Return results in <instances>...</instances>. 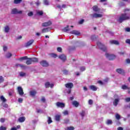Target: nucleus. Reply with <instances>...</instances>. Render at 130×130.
Returning a JSON list of instances; mask_svg holds the SVG:
<instances>
[{"instance_id": "nucleus-1", "label": "nucleus", "mask_w": 130, "mask_h": 130, "mask_svg": "<svg viewBox=\"0 0 130 130\" xmlns=\"http://www.w3.org/2000/svg\"><path fill=\"white\" fill-rule=\"evenodd\" d=\"M125 20H129V17L126 16V13L122 14L118 21L119 23H121L123 21H125Z\"/></svg>"}, {"instance_id": "nucleus-2", "label": "nucleus", "mask_w": 130, "mask_h": 130, "mask_svg": "<svg viewBox=\"0 0 130 130\" xmlns=\"http://www.w3.org/2000/svg\"><path fill=\"white\" fill-rule=\"evenodd\" d=\"M97 45L98 47H99L100 49H101V50H102L104 52H106V51H107V48L106 47V46H105V45L101 43V42H98Z\"/></svg>"}, {"instance_id": "nucleus-3", "label": "nucleus", "mask_w": 130, "mask_h": 130, "mask_svg": "<svg viewBox=\"0 0 130 130\" xmlns=\"http://www.w3.org/2000/svg\"><path fill=\"white\" fill-rule=\"evenodd\" d=\"M105 56L107 58H109V60H114V59L116 57L115 55L113 54H110L107 53L105 54Z\"/></svg>"}, {"instance_id": "nucleus-4", "label": "nucleus", "mask_w": 130, "mask_h": 130, "mask_svg": "<svg viewBox=\"0 0 130 130\" xmlns=\"http://www.w3.org/2000/svg\"><path fill=\"white\" fill-rule=\"evenodd\" d=\"M23 12L22 11H18V9L17 8H14L12 10L11 14H13V15H17V14H22Z\"/></svg>"}, {"instance_id": "nucleus-5", "label": "nucleus", "mask_w": 130, "mask_h": 130, "mask_svg": "<svg viewBox=\"0 0 130 130\" xmlns=\"http://www.w3.org/2000/svg\"><path fill=\"white\" fill-rule=\"evenodd\" d=\"M56 106L58 108H63L66 107V104L61 102H57L56 103Z\"/></svg>"}, {"instance_id": "nucleus-6", "label": "nucleus", "mask_w": 130, "mask_h": 130, "mask_svg": "<svg viewBox=\"0 0 130 130\" xmlns=\"http://www.w3.org/2000/svg\"><path fill=\"white\" fill-rule=\"evenodd\" d=\"M17 91L20 96H23L24 95V91L23 90V88H22V87L18 86L17 87Z\"/></svg>"}, {"instance_id": "nucleus-7", "label": "nucleus", "mask_w": 130, "mask_h": 130, "mask_svg": "<svg viewBox=\"0 0 130 130\" xmlns=\"http://www.w3.org/2000/svg\"><path fill=\"white\" fill-rule=\"evenodd\" d=\"M52 22L51 21L49 20L48 22H44L42 24V27H48V26H51Z\"/></svg>"}, {"instance_id": "nucleus-8", "label": "nucleus", "mask_w": 130, "mask_h": 130, "mask_svg": "<svg viewBox=\"0 0 130 130\" xmlns=\"http://www.w3.org/2000/svg\"><path fill=\"white\" fill-rule=\"evenodd\" d=\"M41 66H42L44 67H49V64L48 63L46 60H42L40 62Z\"/></svg>"}, {"instance_id": "nucleus-9", "label": "nucleus", "mask_w": 130, "mask_h": 130, "mask_svg": "<svg viewBox=\"0 0 130 130\" xmlns=\"http://www.w3.org/2000/svg\"><path fill=\"white\" fill-rule=\"evenodd\" d=\"M66 88L68 89H72L74 88V84L72 82H70L65 84Z\"/></svg>"}, {"instance_id": "nucleus-10", "label": "nucleus", "mask_w": 130, "mask_h": 130, "mask_svg": "<svg viewBox=\"0 0 130 130\" xmlns=\"http://www.w3.org/2000/svg\"><path fill=\"white\" fill-rule=\"evenodd\" d=\"M34 42V40H30L28 42H27L25 44V47H29V46H30L33 44V43Z\"/></svg>"}, {"instance_id": "nucleus-11", "label": "nucleus", "mask_w": 130, "mask_h": 130, "mask_svg": "<svg viewBox=\"0 0 130 130\" xmlns=\"http://www.w3.org/2000/svg\"><path fill=\"white\" fill-rule=\"evenodd\" d=\"M116 72H117V73H118V74H119L120 75H124V70H123V69H117L116 70Z\"/></svg>"}, {"instance_id": "nucleus-12", "label": "nucleus", "mask_w": 130, "mask_h": 130, "mask_svg": "<svg viewBox=\"0 0 130 130\" xmlns=\"http://www.w3.org/2000/svg\"><path fill=\"white\" fill-rule=\"evenodd\" d=\"M58 57L61 60H62V61H66V60H67V56L64 54H61Z\"/></svg>"}, {"instance_id": "nucleus-13", "label": "nucleus", "mask_w": 130, "mask_h": 130, "mask_svg": "<svg viewBox=\"0 0 130 130\" xmlns=\"http://www.w3.org/2000/svg\"><path fill=\"white\" fill-rule=\"evenodd\" d=\"M103 15L102 14H99L97 13H94L92 14V18H102Z\"/></svg>"}, {"instance_id": "nucleus-14", "label": "nucleus", "mask_w": 130, "mask_h": 130, "mask_svg": "<svg viewBox=\"0 0 130 130\" xmlns=\"http://www.w3.org/2000/svg\"><path fill=\"white\" fill-rule=\"evenodd\" d=\"M111 44H115V45H119V42L116 40H111L110 41Z\"/></svg>"}, {"instance_id": "nucleus-15", "label": "nucleus", "mask_w": 130, "mask_h": 130, "mask_svg": "<svg viewBox=\"0 0 130 130\" xmlns=\"http://www.w3.org/2000/svg\"><path fill=\"white\" fill-rule=\"evenodd\" d=\"M71 34H74V35H80L81 33L78 30H72L70 32Z\"/></svg>"}, {"instance_id": "nucleus-16", "label": "nucleus", "mask_w": 130, "mask_h": 130, "mask_svg": "<svg viewBox=\"0 0 130 130\" xmlns=\"http://www.w3.org/2000/svg\"><path fill=\"white\" fill-rule=\"evenodd\" d=\"M27 59V60L25 62L26 64H27V66L32 64V61L31 60V58H28L27 57V59Z\"/></svg>"}, {"instance_id": "nucleus-17", "label": "nucleus", "mask_w": 130, "mask_h": 130, "mask_svg": "<svg viewBox=\"0 0 130 130\" xmlns=\"http://www.w3.org/2000/svg\"><path fill=\"white\" fill-rule=\"evenodd\" d=\"M25 120H26V118L24 116L20 117L18 119V121H19V122H24Z\"/></svg>"}, {"instance_id": "nucleus-18", "label": "nucleus", "mask_w": 130, "mask_h": 130, "mask_svg": "<svg viewBox=\"0 0 130 130\" xmlns=\"http://www.w3.org/2000/svg\"><path fill=\"white\" fill-rule=\"evenodd\" d=\"M29 94L30 96H32V97H34V96H35V95L37 94V91H36V90H31L29 92Z\"/></svg>"}, {"instance_id": "nucleus-19", "label": "nucleus", "mask_w": 130, "mask_h": 130, "mask_svg": "<svg viewBox=\"0 0 130 130\" xmlns=\"http://www.w3.org/2000/svg\"><path fill=\"white\" fill-rule=\"evenodd\" d=\"M72 105H73L75 107H79V105H80V104L77 101H74L72 102Z\"/></svg>"}, {"instance_id": "nucleus-20", "label": "nucleus", "mask_w": 130, "mask_h": 130, "mask_svg": "<svg viewBox=\"0 0 130 130\" xmlns=\"http://www.w3.org/2000/svg\"><path fill=\"white\" fill-rule=\"evenodd\" d=\"M30 59L31 60L32 63V62L36 63V62H38V61H39L38 58H36V57L30 58Z\"/></svg>"}, {"instance_id": "nucleus-21", "label": "nucleus", "mask_w": 130, "mask_h": 130, "mask_svg": "<svg viewBox=\"0 0 130 130\" xmlns=\"http://www.w3.org/2000/svg\"><path fill=\"white\" fill-rule=\"evenodd\" d=\"M93 10L94 12H99L100 11V8H98V6L95 5L93 7Z\"/></svg>"}, {"instance_id": "nucleus-22", "label": "nucleus", "mask_w": 130, "mask_h": 130, "mask_svg": "<svg viewBox=\"0 0 130 130\" xmlns=\"http://www.w3.org/2000/svg\"><path fill=\"white\" fill-rule=\"evenodd\" d=\"M89 89L92 91H97V87L95 85H90L89 86Z\"/></svg>"}, {"instance_id": "nucleus-23", "label": "nucleus", "mask_w": 130, "mask_h": 130, "mask_svg": "<svg viewBox=\"0 0 130 130\" xmlns=\"http://www.w3.org/2000/svg\"><path fill=\"white\" fill-rule=\"evenodd\" d=\"M118 102H119V100L118 99H115L114 101L113 102V104L114 106H117Z\"/></svg>"}, {"instance_id": "nucleus-24", "label": "nucleus", "mask_w": 130, "mask_h": 130, "mask_svg": "<svg viewBox=\"0 0 130 130\" xmlns=\"http://www.w3.org/2000/svg\"><path fill=\"white\" fill-rule=\"evenodd\" d=\"M9 31H10V27L8 25H6L5 27V32L9 33Z\"/></svg>"}, {"instance_id": "nucleus-25", "label": "nucleus", "mask_w": 130, "mask_h": 130, "mask_svg": "<svg viewBox=\"0 0 130 130\" xmlns=\"http://www.w3.org/2000/svg\"><path fill=\"white\" fill-rule=\"evenodd\" d=\"M69 27H70V26L67 25V27H64V28L63 29V32H68V31H70V30H71V29H70V28H69Z\"/></svg>"}, {"instance_id": "nucleus-26", "label": "nucleus", "mask_w": 130, "mask_h": 130, "mask_svg": "<svg viewBox=\"0 0 130 130\" xmlns=\"http://www.w3.org/2000/svg\"><path fill=\"white\" fill-rule=\"evenodd\" d=\"M0 99L4 103H5V102H7V99L4 97V95H1L0 96Z\"/></svg>"}, {"instance_id": "nucleus-27", "label": "nucleus", "mask_w": 130, "mask_h": 130, "mask_svg": "<svg viewBox=\"0 0 130 130\" xmlns=\"http://www.w3.org/2000/svg\"><path fill=\"white\" fill-rule=\"evenodd\" d=\"M22 0H14V4L15 5H18L19 4H21L22 3Z\"/></svg>"}, {"instance_id": "nucleus-28", "label": "nucleus", "mask_w": 130, "mask_h": 130, "mask_svg": "<svg viewBox=\"0 0 130 130\" xmlns=\"http://www.w3.org/2000/svg\"><path fill=\"white\" fill-rule=\"evenodd\" d=\"M28 59V56H25L24 57H21L19 59V60H20V61H22V60H25L26 59Z\"/></svg>"}, {"instance_id": "nucleus-29", "label": "nucleus", "mask_w": 130, "mask_h": 130, "mask_svg": "<svg viewBox=\"0 0 130 130\" xmlns=\"http://www.w3.org/2000/svg\"><path fill=\"white\" fill-rule=\"evenodd\" d=\"M43 4L45 6H49V2L48 0H43Z\"/></svg>"}, {"instance_id": "nucleus-30", "label": "nucleus", "mask_w": 130, "mask_h": 130, "mask_svg": "<svg viewBox=\"0 0 130 130\" xmlns=\"http://www.w3.org/2000/svg\"><path fill=\"white\" fill-rule=\"evenodd\" d=\"M42 31L43 33H47V32H49V28H45L43 29Z\"/></svg>"}, {"instance_id": "nucleus-31", "label": "nucleus", "mask_w": 130, "mask_h": 130, "mask_svg": "<svg viewBox=\"0 0 130 130\" xmlns=\"http://www.w3.org/2000/svg\"><path fill=\"white\" fill-rule=\"evenodd\" d=\"M55 118L56 121H59V120H60V115H56Z\"/></svg>"}, {"instance_id": "nucleus-32", "label": "nucleus", "mask_w": 130, "mask_h": 130, "mask_svg": "<svg viewBox=\"0 0 130 130\" xmlns=\"http://www.w3.org/2000/svg\"><path fill=\"white\" fill-rule=\"evenodd\" d=\"M122 89H123V90H127V89H129L130 88L127 87V86L125 85H122Z\"/></svg>"}, {"instance_id": "nucleus-33", "label": "nucleus", "mask_w": 130, "mask_h": 130, "mask_svg": "<svg viewBox=\"0 0 130 130\" xmlns=\"http://www.w3.org/2000/svg\"><path fill=\"white\" fill-rule=\"evenodd\" d=\"M12 55H13V54H12L11 53L9 52L6 54V57L7 58H10Z\"/></svg>"}, {"instance_id": "nucleus-34", "label": "nucleus", "mask_w": 130, "mask_h": 130, "mask_svg": "<svg viewBox=\"0 0 130 130\" xmlns=\"http://www.w3.org/2000/svg\"><path fill=\"white\" fill-rule=\"evenodd\" d=\"M47 121H48V124H50V123H51V122H52V120L51 119V117H48Z\"/></svg>"}, {"instance_id": "nucleus-35", "label": "nucleus", "mask_w": 130, "mask_h": 130, "mask_svg": "<svg viewBox=\"0 0 130 130\" xmlns=\"http://www.w3.org/2000/svg\"><path fill=\"white\" fill-rule=\"evenodd\" d=\"M45 86L46 88H49L50 87V83L49 82H46L45 84Z\"/></svg>"}, {"instance_id": "nucleus-36", "label": "nucleus", "mask_w": 130, "mask_h": 130, "mask_svg": "<svg viewBox=\"0 0 130 130\" xmlns=\"http://www.w3.org/2000/svg\"><path fill=\"white\" fill-rule=\"evenodd\" d=\"M57 50L58 52H62V48L60 47H58L57 48Z\"/></svg>"}, {"instance_id": "nucleus-37", "label": "nucleus", "mask_w": 130, "mask_h": 130, "mask_svg": "<svg viewBox=\"0 0 130 130\" xmlns=\"http://www.w3.org/2000/svg\"><path fill=\"white\" fill-rule=\"evenodd\" d=\"M19 75H20V77H25V76H26V73H25L23 72H21L19 73Z\"/></svg>"}, {"instance_id": "nucleus-38", "label": "nucleus", "mask_w": 130, "mask_h": 130, "mask_svg": "<svg viewBox=\"0 0 130 130\" xmlns=\"http://www.w3.org/2000/svg\"><path fill=\"white\" fill-rule=\"evenodd\" d=\"M97 39V37H96V36L93 35L91 37V40L92 41L96 40Z\"/></svg>"}, {"instance_id": "nucleus-39", "label": "nucleus", "mask_w": 130, "mask_h": 130, "mask_svg": "<svg viewBox=\"0 0 130 130\" xmlns=\"http://www.w3.org/2000/svg\"><path fill=\"white\" fill-rule=\"evenodd\" d=\"M63 74H64V75H69V71L67 70H64L63 71Z\"/></svg>"}, {"instance_id": "nucleus-40", "label": "nucleus", "mask_w": 130, "mask_h": 130, "mask_svg": "<svg viewBox=\"0 0 130 130\" xmlns=\"http://www.w3.org/2000/svg\"><path fill=\"white\" fill-rule=\"evenodd\" d=\"M36 6H37V7H38L39 6H40L41 3L40 2V1H39V0H38L36 3H35Z\"/></svg>"}, {"instance_id": "nucleus-41", "label": "nucleus", "mask_w": 130, "mask_h": 130, "mask_svg": "<svg viewBox=\"0 0 130 130\" xmlns=\"http://www.w3.org/2000/svg\"><path fill=\"white\" fill-rule=\"evenodd\" d=\"M75 129V127L73 126L68 127L66 130H74Z\"/></svg>"}, {"instance_id": "nucleus-42", "label": "nucleus", "mask_w": 130, "mask_h": 130, "mask_svg": "<svg viewBox=\"0 0 130 130\" xmlns=\"http://www.w3.org/2000/svg\"><path fill=\"white\" fill-rule=\"evenodd\" d=\"M34 13L30 11L29 12L28 14H27V16H28V17H32V16H33Z\"/></svg>"}, {"instance_id": "nucleus-43", "label": "nucleus", "mask_w": 130, "mask_h": 130, "mask_svg": "<svg viewBox=\"0 0 130 130\" xmlns=\"http://www.w3.org/2000/svg\"><path fill=\"white\" fill-rule=\"evenodd\" d=\"M80 70L81 71V72H84L86 70V68L84 67H81L80 68Z\"/></svg>"}, {"instance_id": "nucleus-44", "label": "nucleus", "mask_w": 130, "mask_h": 130, "mask_svg": "<svg viewBox=\"0 0 130 130\" xmlns=\"http://www.w3.org/2000/svg\"><path fill=\"white\" fill-rule=\"evenodd\" d=\"M37 14L39 15V16H42L43 15V11H38L37 12Z\"/></svg>"}, {"instance_id": "nucleus-45", "label": "nucleus", "mask_w": 130, "mask_h": 130, "mask_svg": "<svg viewBox=\"0 0 130 130\" xmlns=\"http://www.w3.org/2000/svg\"><path fill=\"white\" fill-rule=\"evenodd\" d=\"M20 67H21V68L23 69V70H25V69L26 68V67L25 65L22 64H20Z\"/></svg>"}, {"instance_id": "nucleus-46", "label": "nucleus", "mask_w": 130, "mask_h": 130, "mask_svg": "<svg viewBox=\"0 0 130 130\" xmlns=\"http://www.w3.org/2000/svg\"><path fill=\"white\" fill-rule=\"evenodd\" d=\"M4 81H5V79H4V77H3L2 76H0V83H3V82H4Z\"/></svg>"}, {"instance_id": "nucleus-47", "label": "nucleus", "mask_w": 130, "mask_h": 130, "mask_svg": "<svg viewBox=\"0 0 130 130\" xmlns=\"http://www.w3.org/2000/svg\"><path fill=\"white\" fill-rule=\"evenodd\" d=\"M107 124H112V120H108L107 121Z\"/></svg>"}, {"instance_id": "nucleus-48", "label": "nucleus", "mask_w": 130, "mask_h": 130, "mask_svg": "<svg viewBox=\"0 0 130 130\" xmlns=\"http://www.w3.org/2000/svg\"><path fill=\"white\" fill-rule=\"evenodd\" d=\"M116 119H117L118 120L120 119V115H119V114H116Z\"/></svg>"}, {"instance_id": "nucleus-49", "label": "nucleus", "mask_w": 130, "mask_h": 130, "mask_svg": "<svg viewBox=\"0 0 130 130\" xmlns=\"http://www.w3.org/2000/svg\"><path fill=\"white\" fill-rule=\"evenodd\" d=\"M7 127H5L4 126H0V130H6Z\"/></svg>"}, {"instance_id": "nucleus-50", "label": "nucleus", "mask_w": 130, "mask_h": 130, "mask_svg": "<svg viewBox=\"0 0 130 130\" xmlns=\"http://www.w3.org/2000/svg\"><path fill=\"white\" fill-rule=\"evenodd\" d=\"M46 101V100H45V98H44V96H43L41 99V101H42V102H43L44 103H45Z\"/></svg>"}, {"instance_id": "nucleus-51", "label": "nucleus", "mask_w": 130, "mask_h": 130, "mask_svg": "<svg viewBox=\"0 0 130 130\" xmlns=\"http://www.w3.org/2000/svg\"><path fill=\"white\" fill-rule=\"evenodd\" d=\"M51 56L52 57H54V58H56V57H57V55L56 54H52Z\"/></svg>"}, {"instance_id": "nucleus-52", "label": "nucleus", "mask_w": 130, "mask_h": 130, "mask_svg": "<svg viewBox=\"0 0 130 130\" xmlns=\"http://www.w3.org/2000/svg\"><path fill=\"white\" fill-rule=\"evenodd\" d=\"M80 114L82 117H84V116H85V111H82Z\"/></svg>"}, {"instance_id": "nucleus-53", "label": "nucleus", "mask_w": 130, "mask_h": 130, "mask_svg": "<svg viewBox=\"0 0 130 130\" xmlns=\"http://www.w3.org/2000/svg\"><path fill=\"white\" fill-rule=\"evenodd\" d=\"M88 104H89V105H92V104H93V100H89L88 101Z\"/></svg>"}, {"instance_id": "nucleus-54", "label": "nucleus", "mask_w": 130, "mask_h": 130, "mask_svg": "<svg viewBox=\"0 0 130 130\" xmlns=\"http://www.w3.org/2000/svg\"><path fill=\"white\" fill-rule=\"evenodd\" d=\"M37 113H42V110L41 109H37Z\"/></svg>"}, {"instance_id": "nucleus-55", "label": "nucleus", "mask_w": 130, "mask_h": 130, "mask_svg": "<svg viewBox=\"0 0 130 130\" xmlns=\"http://www.w3.org/2000/svg\"><path fill=\"white\" fill-rule=\"evenodd\" d=\"M64 115H68L69 114V112L67 110L64 111L63 112Z\"/></svg>"}, {"instance_id": "nucleus-56", "label": "nucleus", "mask_w": 130, "mask_h": 130, "mask_svg": "<svg viewBox=\"0 0 130 130\" xmlns=\"http://www.w3.org/2000/svg\"><path fill=\"white\" fill-rule=\"evenodd\" d=\"M70 122V120L69 119L64 120V123H69Z\"/></svg>"}, {"instance_id": "nucleus-57", "label": "nucleus", "mask_w": 130, "mask_h": 130, "mask_svg": "<svg viewBox=\"0 0 130 130\" xmlns=\"http://www.w3.org/2000/svg\"><path fill=\"white\" fill-rule=\"evenodd\" d=\"M5 120H6V119H5V118H1L0 119L1 122H2V123L5 122Z\"/></svg>"}, {"instance_id": "nucleus-58", "label": "nucleus", "mask_w": 130, "mask_h": 130, "mask_svg": "<svg viewBox=\"0 0 130 130\" xmlns=\"http://www.w3.org/2000/svg\"><path fill=\"white\" fill-rule=\"evenodd\" d=\"M18 102H19V103H22V102H23V99L19 98L18 99Z\"/></svg>"}, {"instance_id": "nucleus-59", "label": "nucleus", "mask_w": 130, "mask_h": 130, "mask_svg": "<svg viewBox=\"0 0 130 130\" xmlns=\"http://www.w3.org/2000/svg\"><path fill=\"white\" fill-rule=\"evenodd\" d=\"M126 43L130 45V39H126L125 41Z\"/></svg>"}, {"instance_id": "nucleus-60", "label": "nucleus", "mask_w": 130, "mask_h": 130, "mask_svg": "<svg viewBox=\"0 0 130 130\" xmlns=\"http://www.w3.org/2000/svg\"><path fill=\"white\" fill-rule=\"evenodd\" d=\"M3 107H4V108H8V107H9V105L7 104H5L3 105Z\"/></svg>"}, {"instance_id": "nucleus-61", "label": "nucleus", "mask_w": 130, "mask_h": 130, "mask_svg": "<svg viewBox=\"0 0 130 130\" xmlns=\"http://www.w3.org/2000/svg\"><path fill=\"white\" fill-rule=\"evenodd\" d=\"M129 11H130V9H127V8H126V9H125L124 10V12L125 13V12H129Z\"/></svg>"}, {"instance_id": "nucleus-62", "label": "nucleus", "mask_w": 130, "mask_h": 130, "mask_svg": "<svg viewBox=\"0 0 130 130\" xmlns=\"http://www.w3.org/2000/svg\"><path fill=\"white\" fill-rule=\"evenodd\" d=\"M84 19H82V20H81L79 22V24H83V23H84Z\"/></svg>"}, {"instance_id": "nucleus-63", "label": "nucleus", "mask_w": 130, "mask_h": 130, "mask_svg": "<svg viewBox=\"0 0 130 130\" xmlns=\"http://www.w3.org/2000/svg\"><path fill=\"white\" fill-rule=\"evenodd\" d=\"M126 102H130V98H127L125 99Z\"/></svg>"}, {"instance_id": "nucleus-64", "label": "nucleus", "mask_w": 130, "mask_h": 130, "mask_svg": "<svg viewBox=\"0 0 130 130\" xmlns=\"http://www.w3.org/2000/svg\"><path fill=\"white\" fill-rule=\"evenodd\" d=\"M126 61L127 63H130V59H126Z\"/></svg>"}]
</instances>
